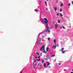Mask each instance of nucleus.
I'll list each match as a JSON object with an SVG mask.
<instances>
[{
    "mask_svg": "<svg viewBox=\"0 0 73 73\" xmlns=\"http://www.w3.org/2000/svg\"><path fill=\"white\" fill-rule=\"evenodd\" d=\"M44 20H45V21H44V23H45V24H46V27L47 28V30L48 29V27H49V26H48V20H47V18H44L43 19Z\"/></svg>",
    "mask_w": 73,
    "mask_h": 73,
    "instance_id": "obj_1",
    "label": "nucleus"
},
{
    "mask_svg": "<svg viewBox=\"0 0 73 73\" xmlns=\"http://www.w3.org/2000/svg\"><path fill=\"white\" fill-rule=\"evenodd\" d=\"M43 50V53H46V52L45 51V46L44 45H43L40 48V51H42V50Z\"/></svg>",
    "mask_w": 73,
    "mask_h": 73,
    "instance_id": "obj_2",
    "label": "nucleus"
},
{
    "mask_svg": "<svg viewBox=\"0 0 73 73\" xmlns=\"http://www.w3.org/2000/svg\"><path fill=\"white\" fill-rule=\"evenodd\" d=\"M57 46V45H56L55 46H54V45H53L52 48H53V49H54H54H56V46Z\"/></svg>",
    "mask_w": 73,
    "mask_h": 73,
    "instance_id": "obj_3",
    "label": "nucleus"
},
{
    "mask_svg": "<svg viewBox=\"0 0 73 73\" xmlns=\"http://www.w3.org/2000/svg\"><path fill=\"white\" fill-rule=\"evenodd\" d=\"M44 37H45V36H44L43 38H40V39H39V42H41V39H42V38H44Z\"/></svg>",
    "mask_w": 73,
    "mask_h": 73,
    "instance_id": "obj_4",
    "label": "nucleus"
},
{
    "mask_svg": "<svg viewBox=\"0 0 73 73\" xmlns=\"http://www.w3.org/2000/svg\"><path fill=\"white\" fill-rule=\"evenodd\" d=\"M46 32H48L49 33L50 32V30H48V29L47 30V29H46Z\"/></svg>",
    "mask_w": 73,
    "mask_h": 73,
    "instance_id": "obj_5",
    "label": "nucleus"
},
{
    "mask_svg": "<svg viewBox=\"0 0 73 73\" xmlns=\"http://www.w3.org/2000/svg\"><path fill=\"white\" fill-rule=\"evenodd\" d=\"M54 10H55V11H57V7H54Z\"/></svg>",
    "mask_w": 73,
    "mask_h": 73,
    "instance_id": "obj_6",
    "label": "nucleus"
},
{
    "mask_svg": "<svg viewBox=\"0 0 73 73\" xmlns=\"http://www.w3.org/2000/svg\"><path fill=\"white\" fill-rule=\"evenodd\" d=\"M54 44L56 45V41L55 39L54 40Z\"/></svg>",
    "mask_w": 73,
    "mask_h": 73,
    "instance_id": "obj_7",
    "label": "nucleus"
},
{
    "mask_svg": "<svg viewBox=\"0 0 73 73\" xmlns=\"http://www.w3.org/2000/svg\"><path fill=\"white\" fill-rule=\"evenodd\" d=\"M47 66H49V65H50V63H49V62H47Z\"/></svg>",
    "mask_w": 73,
    "mask_h": 73,
    "instance_id": "obj_8",
    "label": "nucleus"
},
{
    "mask_svg": "<svg viewBox=\"0 0 73 73\" xmlns=\"http://www.w3.org/2000/svg\"><path fill=\"white\" fill-rule=\"evenodd\" d=\"M48 56H46V58H44V59L45 60H48Z\"/></svg>",
    "mask_w": 73,
    "mask_h": 73,
    "instance_id": "obj_9",
    "label": "nucleus"
},
{
    "mask_svg": "<svg viewBox=\"0 0 73 73\" xmlns=\"http://www.w3.org/2000/svg\"><path fill=\"white\" fill-rule=\"evenodd\" d=\"M55 28H56V29H57V27H58V25H57V24L55 25Z\"/></svg>",
    "mask_w": 73,
    "mask_h": 73,
    "instance_id": "obj_10",
    "label": "nucleus"
},
{
    "mask_svg": "<svg viewBox=\"0 0 73 73\" xmlns=\"http://www.w3.org/2000/svg\"><path fill=\"white\" fill-rule=\"evenodd\" d=\"M64 48H61V50L62 51H63L64 50Z\"/></svg>",
    "mask_w": 73,
    "mask_h": 73,
    "instance_id": "obj_11",
    "label": "nucleus"
},
{
    "mask_svg": "<svg viewBox=\"0 0 73 73\" xmlns=\"http://www.w3.org/2000/svg\"><path fill=\"white\" fill-rule=\"evenodd\" d=\"M35 12H38V10H37L36 9H35Z\"/></svg>",
    "mask_w": 73,
    "mask_h": 73,
    "instance_id": "obj_12",
    "label": "nucleus"
},
{
    "mask_svg": "<svg viewBox=\"0 0 73 73\" xmlns=\"http://www.w3.org/2000/svg\"><path fill=\"white\" fill-rule=\"evenodd\" d=\"M54 56H55L54 54L52 55L51 56V57H53Z\"/></svg>",
    "mask_w": 73,
    "mask_h": 73,
    "instance_id": "obj_13",
    "label": "nucleus"
},
{
    "mask_svg": "<svg viewBox=\"0 0 73 73\" xmlns=\"http://www.w3.org/2000/svg\"><path fill=\"white\" fill-rule=\"evenodd\" d=\"M62 53H65V52H64V51H62Z\"/></svg>",
    "mask_w": 73,
    "mask_h": 73,
    "instance_id": "obj_14",
    "label": "nucleus"
},
{
    "mask_svg": "<svg viewBox=\"0 0 73 73\" xmlns=\"http://www.w3.org/2000/svg\"><path fill=\"white\" fill-rule=\"evenodd\" d=\"M58 23H60V21L59 19L58 20Z\"/></svg>",
    "mask_w": 73,
    "mask_h": 73,
    "instance_id": "obj_15",
    "label": "nucleus"
},
{
    "mask_svg": "<svg viewBox=\"0 0 73 73\" xmlns=\"http://www.w3.org/2000/svg\"><path fill=\"white\" fill-rule=\"evenodd\" d=\"M44 60H42V63H44Z\"/></svg>",
    "mask_w": 73,
    "mask_h": 73,
    "instance_id": "obj_16",
    "label": "nucleus"
},
{
    "mask_svg": "<svg viewBox=\"0 0 73 73\" xmlns=\"http://www.w3.org/2000/svg\"><path fill=\"white\" fill-rule=\"evenodd\" d=\"M46 65V64L45 63H44V67H46V66H45Z\"/></svg>",
    "mask_w": 73,
    "mask_h": 73,
    "instance_id": "obj_17",
    "label": "nucleus"
},
{
    "mask_svg": "<svg viewBox=\"0 0 73 73\" xmlns=\"http://www.w3.org/2000/svg\"><path fill=\"white\" fill-rule=\"evenodd\" d=\"M48 29H52V27H48Z\"/></svg>",
    "mask_w": 73,
    "mask_h": 73,
    "instance_id": "obj_18",
    "label": "nucleus"
},
{
    "mask_svg": "<svg viewBox=\"0 0 73 73\" xmlns=\"http://www.w3.org/2000/svg\"><path fill=\"white\" fill-rule=\"evenodd\" d=\"M45 4L46 5H47V4H46V2L45 1Z\"/></svg>",
    "mask_w": 73,
    "mask_h": 73,
    "instance_id": "obj_19",
    "label": "nucleus"
},
{
    "mask_svg": "<svg viewBox=\"0 0 73 73\" xmlns=\"http://www.w3.org/2000/svg\"><path fill=\"white\" fill-rule=\"evenodd\" d=\"M60 17H62V14H60Z\"/></svg>",
    "mask_w": 73,
    "mask_h": 73,
    "instance_id": "obj_20",
    "label": "nucleus"
},
{
    "mask_svg": "<svg viewBox=\"0 0 73 73\" xmlns=\"http://www.w3.org/2000/svg\"><path fill=\"white\" fill-rule=\"evenodd\" d=\"M60 12H62V9H61V8H60Z\"/></svg>",
    "mask_w": 73,
    "mask_h": 73,
    "instance_id": "obj_21",
    "label": "nucleus"
},
{
    "mask_svg": "<svg viewBox=\"0 0 73 73\" xmlns=\"http://www.w3.org/2000/svg\"><path fill=\"white\" fill-rule=\"evenodd\" d=\"M36 54H37L38 56H39V55H40L39 54H38V52H36Z\"/></svg>",
    "mask_w": 73,
    "mask_h": 73,
    "instance_id": "obj_22",
    "label": "nucleus"
},
{
    "mask_svg": "<svg viewBox=\"0 0 73 73\" xmlns=\"http://www.w3.org/2000/svg\"><path fill=\"white\" fill-rule=\"evenodd\" d=\"M57 16H60L59 15V13H57Z\"/></svg>",
    "mask_w": 73,
    "mask_h": 73,
    "instance_id": "obj_23",
    "label": "nucleus"
},
{
    "mask_svg": "<svg viewBox=\"0 0 73 73\" xmlns=\"http://www.w3.org/2000/svg\"><path fill=\"white\" fill-rule=\"evenodd\" d=\"M40 59H37V61H40Z\"/></svg>",
    "mask_w": 73,
    "mask_h": 73,
    "instance_id": "obj_24",
    "label": "nucleus"
},
{
    "mask_svg": "<svg viewBox=\"0 0 73 73\" xmlns=\"http://www.w3.org/2000/svg\"><path fill=\"white\" fill-rule=\"evenodd\" d=\"M66 71V70L65 69H64V72H65Z\"/></svg>",
    "mask_w": 73,
    "mask_h": 73,
    "instance_id": "obj_25",
    "label": "nucleus"
},
{
    "mask_svg": "<svg viewBox=\"0 0 73 73\" xmlns=\"http://www.w3.org/2000/svg\"><path fill=\"white\" fill-rule=\"evenodd\" d=\"M61 6H63V4H62V3H61Z\"/></svg>",
    "mask_w": 73,
    "mask_h": 73,
    "instance_id": "obj_26",
    "label": "nucleus"
},
{
    "mask_svg": "<svg viewBox=\"0 0 73 73\" xmlns=\"http://www.w3.org/2000/svg\"><path fill=\"white\" fill-rule=\"evenodd\" d=\"M48 41H50V38H48Z\"/></svg>",
    "mask_w": 73,
    "mask_h": 73,
    "instance_id": "obj_27",
    "label": "nucleus"
},
{
    "mask_svg": "<svg viewBox=\"0 0 73 73\" xmlns=\"http://www.w3.org/2000/svg\"><path fill=\"white\" fill-rule=\"evenodd\" d=\"M68 6H70V3H68Z\"/></svg>",
    "mask_w": 73,
    "mask_h": 73,
    "instance_id": "obj_28",
    "label": "nucleus"
},
{
    "mask_svg": "<svg viewBox=\"0 0 73 73\" xmlns=\"http://www.w3.org/2000/svg\"><path fill=\"white\" fill-rule=\"evenodd\" d=\"M40 58V56H39L38 57V58Z\"/></svg>",
    "mask_w": 73,
    "mask_h": 73,
    "instance_id": "obj_29",
    "label": "nucleus"
},
{
    "mask_svg": "<svg viewBox=\"0 0 73 73\" xmlns=\"http://www.w3.org/2000/svg\"><path fill=\"white\" fill-rule=\"evenodd\" d=\"M58 65H61V63H59L58 64Z\"/></svg>",
    "mask_w": 73,
    "mask_h": 73,
    "instance_id": "obj_30",
    "label": "nucleus"
},
{
    "mask_svg": "<svg viewBox=\"0 0 73 73\" xmlns=\"http://www.w3.org/2000/svg\"><path fill=\"white\" fill-rule=\"evenodd\" d=\"M48 49H49V48L48 47H47L46 48V49L48 50Z\"/></svg>",
    "mask_w": 73,
    "mask_h": 73,
    "instance_id": "obj_31",
    "label": "nucleus"
},
{
    "mask_svg": "<svg viewBox=\"0 0 73 73\" xmlns=\"http://www.w3.org/2000/svg\"><path fill=\"white\" fill-rule=\"evenodd\" d=\"M34 62H36V60H34Z\"/></svg>",
    "mask_w": 73,
    "mask_h": 73,
    "instance_id": "obj_32",
    "label": "nucleus"
},
{
    "mask_svg": "<svg viewBox=\"0 0 73 73\" xmlns=\"http://www.w3.org/2000/svg\"><path fill=\"white\" fill-rule=\"evenodd\" d=\"M64 52H67V50H64Z\"/></svg>",
    "mask_w": 73,
    "mask_h": 73,
    "instance_id": "obj_33",
    "label": "nucleus"
},
{
    "mask_svg": "<svg viewBox=\"0 0 73 73\" xmlns=\"http://www.w3.org/2000/svg\"><path fill=\"white\" fill-rule=\"evenodd\" d=\"M35 58H36V59L37 58V57L36 56V57H35Z\"/></svg>",
    "mask_w": 73,
    "mask_h": 73,
    "instance_id": "obj_34",
    "label": "nucleus"
},
{
    "mask_svg": "<svg viewBox=\"0 0 73 73\" xmlns=\"http://www.w3.org/2000/svg\"><path fill=\"white\" fill-rule=\"evenodd\" d=\"M46 11H48V9H47V8L46 9Z\"/></svg>",
    "mask_w": 73,
    "mask_h": 73,
    "instance_id": "obj_35",
    "label": "nucleus"
},
{
    "mask_svg": "<svg viewBox=\"0 0 73 73\" xmlns=\"http://www.w3.org/2000/svg\"><path fill=\"white\" fill-rule=\"evenodd\" d=\"M63 28L64 29L65 28V27L64 26H63Z\"/></svg>",
    "mask_w": 73,
    "mask_h": 73,
    "instance_id": "obj_36",
    "label": "nucleus"
},
{
    "mask_svg": "<svg viewBox=\"0 0 73 73\" xmlns=\"http://www.w3.org/2000/svg\"><path fill=\"white\" fill-rule=\"evenodd\" d=\"M61 29H62V27H60Z\"/></svg>",
    "mask_w": 73,
    "mask_h": 73,
    "instance_id": "obj_37",
    "label": "nucleus"
},
{
    "mask_svg": "<svg viewBox=\"0 0 73 73\" xmlns=\"http://www.w3.org/2000/svg\"><path fill=\"white\" fill-rule=\"evenodd\" d=\"M46 51H48V50L46 49Z\"/></svg>",
    "mask_w": 73,
    "mask_h": 73,
    "instance_id": "obj_38",
    "label": "nucleus"
},
{
    "mask_svg": "<svg viewBox=\"0 0 73 73\" xmlns=\"http://www.w3.org/2000/svg\"><path fill=\"white\" fill-rule=\"evenodd\" d=\"M42 21H43V20H44V19H42Z\"/></svg>",
    "mask_w": 73,
    "mask_h": 73,
    "instance_id": "obj_39",
    "label": "nucleus"
},
{
    "mask_svg": "<svg viewBox=\"0 0 73 73\" xmlns=\"http://www.w3.org/2000/svg\"><path fill=\"white\" fill-rule=\"evenodd\" d=\"M33 68H34V69H35V67H33Z\"/></svg>",
    "mask_w": 73,
    "mask_h": 73,
    "instance_id": "obj_40",
    "label": "nucleus"
},
{
    "mask_svg": "<svg viewBox=\"0 0 73 73\" xmlns=\"http://www.w3.org/2000/svg\"><path fill=\"white\" fill-rule=\"evenodd\" d=\"M36 65H37V64H36L35 65V66H36Z\"/></svg>",
    "mask_w": 73,
    "mask_h": 73,
    "instance_id": "obj_41",
    "label": "nucleus"
},
{
    "mask_svg": "<svg viewBox=\"0 0 73 73\" xmlns=\"http://www.w3.org/2000/svg\"><path fill=\"white\" fill-rule=\"evenodd\" d=\"M71 73H73V72H71Z\"/></svg>",
    "mask_w": 73,
    "mask_h": 73,
    "instance_id": "obj_42",
    "label": "nucleus"
},
{
    "mask_svg": "<svg viewBox=\"0 0 73 73\" xmlns=\"http://www.w3.org/2000/svg\"><path fill=\"white\" fill-rule=\"evenodd\" d=\"M23 73V72H21V73Z\"/></svg>",
    "mask_w": 73,
    "mask_h": 73,
    "instance_id": "obj_43",
    "label": "nucleus"
},
{
    "mask_svg": "<svg viewBox=\"0 0 73 73\" xmlns=\"http://www.w3.org/2000/svg\"><path fill=\"white\" fill-rule=\"evenodd\" d=\"M47 1H49V0H46Z\"/></svg>",
    "mask_w": 73,
    "mask_h": 73,
    "instance_id": "obj_44",
    "label": "nucleus"
},
{
    "mask_svg": "<svg viewBox=\"0 0 73 73\" xmlns=\"http://www.w3.org/2000/svg\"><path fill=\"white\" fill-rule=\"evenodd\" d=\"M59 51H61V50H59Z\"/></svg>",
    "mask_w": 73,
    "mask_h": 73,
    "instance_id": "obj_45",
    "label": "nucleus"
},
{
    "mask_svg": "<svg viewBox=\"0 0 73 73\" xmlns=\"http://www.w3.org/2000/svg\"><path fill=\"white\" fill-rule=\"evenodd\" d=\"M49 68H50V66H49Z\"/></svg>",
    "mask_w": 73,
    "mask_h": 73,
    "instance_id": "obj_46",
    "label": "nucleus"
},
{
    "mask_svg": "<svg viewBox=\"0 0 73 73\" xmlns=\"http://www.w3.org/2000/svg\"><path fill=\"white\" fill-rule=\"evenodd\" d=\"M72 72H73V69L72 70Z\"/></svg>",
    "mask_w": 73,
    "mask_h": 73,
    "instance_id": "obj_47",
    "label": "nucleus"
},
{
    "mask_svg": "<svg viewBox=\"0 0 73 73\" xmlns=\"http://www.w3.org/2000/svg\"><path fill=\"white\" fill-rule=\"evenodd\" d=\"M40 54H41V53Z\"/></svg>",
    "mask_w": 73,
    "mask_h": 73,
    "instance_id": "obj_48",
    "label": "nucleus"
}]
</instances>
